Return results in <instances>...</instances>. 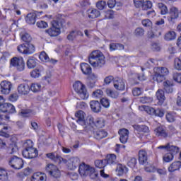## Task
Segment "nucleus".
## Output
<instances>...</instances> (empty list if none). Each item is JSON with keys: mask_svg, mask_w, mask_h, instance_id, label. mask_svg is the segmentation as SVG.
<instances>
[{"mask_svg": "<svg viewBox=\"0 0 181 181\" xmlns=\"http://www.w3.org/2000/svg\"><path fill=\"white\" fill-rule=\"evenodd\" d=\"M68 168L70 170H74L78 166H79L78 172L81 176H94L96 177L95 168L86 165L85 163L80 164V158L77 157H71L68 160H66Z\"/></svg>", "mask_w": 181, "mask_h": 181, "instance_id": "f257e3e1", "label": "nucleus"}, {"mask_svg": "<svg viewBox=\"0 0 181 181\" xmlns=\"http://www.w3.org/2000/svg\"><path fill=\"white\" fill-rule=\"evenodd\" d=\"M88 62L93 67H103L105 64V57L101 51L95 50L90 54Z\"/></svg>", "mask_w": 181, "mask_h": 181, "instance_id": "f03ea898", "label": "nucleus"}, {"mask_svg": "<svg viewBox=\"0 0 181 181\" xmlns=\"http://www.w3.org/2000/svg\"><path fill=\"white\" fill-rule=\"evenodd\" d=\"M73 86L81 100H87L88 98V92H87V88H86L84 84L78 81Z\"/></svg>", "mask_w": 181, "mask_h": 181, "instance_id": "7ed1b4c3", "label": "nucleus"}, {"mask_svg": "<svg viewBox=\"0 0 181 181\" xmlns=\"http://www.w3.org/2000/svg\"><path fill=\"white\" fill-rule=\"evenodd\" d=\"M45 33H47L50 37H56L62 33L60 29V23L57 20H53L51 22V27L45 30Z\"/></svg>", "mask_w": 181, "mask_h": 181, "instance_id": "20e7f679", "label": "nucleus"}, {"mask_svg": "<svg viewBox=\"0 0 181 181\" xmlns=\"http://www.w3.org/2000/svg\"><path fill=\"white\" fill-rule=\"evenodd\" d=\"M11 66L16 67L18 71H23L25 70V61L22 57H13L10 62Z\"/></svg>", "mask_w": 181, "mask_h": 181, "instance_id": "39448f33", "label": "nucleus"}, {"mask_svg": "<svg viewBox=\"0 0 181 181\" xmlns=\"http://www.w3.org/2000/svg\"><path fill=\"white\" fill-rule=\"evenodd\" d=\"M22 154L26 159H34V158H37L38 151L37 149L33 148V146H27L23 151Z\"/></svg>", "mask_w": 181, "mask_h": 181, "instance_id": "423d86ee", "label": "nucleus"}, {"mask_svg": "<svg viewBox=\"0 0 181 181\" xmlns=\"http://www.w3.org/2000/svg\"><path fill=\"white\" fill-rule=\"evenodd\" d=\"M45 170L47 173L49 175V176H52L55 179H58V177H60V176H62V173H60V170H59L57 166L54 165V164H48L45 167Z\"/></svg>", "mask_w": 181, "mask_h": 181, "instance_id": "0eeeda50", "label": "nucleus"}, {"mask_svg": "<svg viewBox=\"0 0 181 181\" xmlns=\"http://www.w3.org/2000/svg\"><path fill=\"white\" fill-rule=\"evenodd\" d=\"M8 163L13 169L19 170L23 168V160L16 156L10 158Z\"/></svg>", "mask_w": 181, "mask_h": 181, "instance_id": "6e6552de", "label": "nucleus"}, {"mask_svg": "<svg viewBox=\"0 0 181 181\" xmlns=\"http://www.w3.org/2000/svg\"><path fill=\"white\" fill-rule=\"evenodd\" d=\"M167 19L170 23L175 22V19L179 18V9L173 6L171 7L168 13Z\"/></svg>", "mask_w": 181, "mask_h": 181, "instance_id": "1a4fd4ad", "label": "nucleus"}, {"mask_svg": "<svg viewBox=\"0 0 181 181\" xmlns=\"http://www.w3.org/2000/svg\"><path fill=\"white\" fill-rule=\"evenodd\" d=\"M12 89V83L8 81H2L0 83V91L1 94L8 95Z\"/></svg>", "mask_w": 181, "mask_h": 181, "instance_id": "9d476101", "label": "nucleus"}, {"mask_svg": "<svg viewBox=\"0 0 181 181\" xmlns=\"http://www.w3.org/2000/svg\"><path fill=\"white\" fill-rule=\"evenodd\" d=\"M75 117L76 118H77L76 122L79 124V125L83 127L84 129H86V128H87L88 125V123L86 122V118L84 117V112H83L82 110L78 111L75 114Z\"/></svg>", "mask_w": 181, "mask_h": 181, "instance_id": "9b49d317", "label": "nucleus"}, {"mask_svg": "<svg viewBox=\"0 0 181 181\" xmlns=\"http://www.w3.org/2000/svg\"><path fill=\"white\" fill-rule=\"evenodd\" d=\"M119 135V141L122 144H127L128 138H129V130L127 129H120L118 131Z\"/></svg>", "mask_w": 181, "mask_h": 181, "instance_id": "f8f14e48", "label": "nucleus"}, {"mask_svg": "<svg viewBox=\"0 0 181 181\" xmlns=\"http://www.w3.org/2000/svg\"><path fill=\"white\" fill-rule=\"evenodd\" d=\"M113 84L116 90H119V91H124L125 90V82L122 78H115Z\"/></svg>", "mask_w": 181, "mask_h": 181, "instance_id": "ddd939ff", "label": "nucleus"}, {"mask_svg": "<svg viewBox=\"0 0 181 181\" xmlns=\"http://www.w3.org/2000/svg\"><path fill=\"white\" fill-rule=\"evenodd\" d=\"M47 158L49 159H51V160H53L54 162H57L58 163H60L62 162H64V163H66L67 160L64 159L62 158V156H59V154L56 153H49L46 154Z\"/></svg>", "mask_w": 181, "mask_h": 181, "instance_id": "4468645a", "label": "nucleus"}, {"mask_svg": "<svg viewBox=\"0 0 181 181\" xmlns=\"http://www.w3.org/2000/svg\"><path fill=\"white\" fill-rule=\"evenodd\" d=\"M30 91V87L28 83H21L18 86V93L21 95H28Z\"/></svg>", "mask_w": 181, "mask_h": 181, "instance_id": "2eb2a0df", "label": "nucleus"}, {"mask_svg": "<svg viewBox=\"0 0 181 181\" xmlns=\"http://www.w3.org/2000/svg\"><path fill=\"white\" fill-rule=\"evenodd\" d=\"M90 107L93 112L96 114L101 112V103L98 100H91L90 102Z\"/></svg>", "mask_w": 181, "mask_h": 181, "instance_id": "dca6fc26", "label": "nucleus"}, {"mask_svg": "<svg viewBox=\"0 0 181 181\" xmlns=\"http://www.w3.org/2000/svg\"><path fill=\"white\" fill-rule=\"evenodd\" d=\"M156 97L157 100H158V105H162L163 103H165V100H166V97H165V91L162 89H158L156 93Z\"/></svg>", "mask_w": 181, "mask_h": 181, "instance_id": "f3484780", "label": "nucleus"}, {"mask_svg": "<svg viewBox=\"0 0 181 181\" xmlns=\"http://www.w3.org/2000/svg\"><path fill=\"white\" fill-rule=\"evenodd\" d=\"M139 162L141 165H144L148 162V153L145 150H140L139 151Z\"/></svg>", "mask_w": 181, "mask_h": 181, "instance_id": "a211bd4d", "label": "nucleus"}, {"mask_svg": "<svg viewBox=\"0 0 181 181\" xmlns=\"http://www.w3.org/2000/svg\"><path fill=\"white\" fill-rule=\"evenodd\" d=\"M36 18H37L36 13H30L25 17V22L28 25H35L36 23Z\"/></svg>", "mask_w": 181, "mask_h": 181, "instance_id": "6ab92c4d", "label": "nucleus"}, {"mask_svg": "<svg viewBox=\"0 0 181 181\" xmlns=\"http://www.w3.org/2000/svg\"><path fill=\"white\" fill-rule=\"evenodd\" d=\"M0 132L1 133V138L2 139L4 138H9V134H8V125L4 123H0Z\"/></svg>", "mask_w": 181, "mask_h": 181, "instance_id": "aec40b11", "label": "nucleus"}, {"mask_svg": "<svg viewBox=\"0 0 181 181\" xmlns=\"http://www.w3.org/2000/svg\"><path fill=\"white\" fill-rule=\"evenodd\" d=\"M46 180V174L42 173H35L32 177L31 181H45Z\"/></svg>", "mask_w": 181, "mask_h": 181, "instance_id": "412c9836", "label": "nucleus"}, {"mask_svg": "<svg viewBox=\"0 0 181 181\" xmlns=\"http://www.w3.org/2000/svg\"><path fill=\"white\" fill-rule=\"evenodd\" d=\"M157 136H161V138H168V133L163 126H159L155 130Z\"/></svg>", "mask_w": 181, "mask_h": 181, "instance_id": "4be33fe9", "label": "nucleus"}, {"mask_svg": "<svg viewBox=\"0 0 181 181\" xmlns=\"http://www.w3.org/2000/svg\"><path fill=\"white\" fill-rule=\"evenodd\" d=\"M163 87L165 91H166L168 94L170 93H173V81L167 80L163 82Z\"/></svg>", "mask_w": 181, "mask_h": 181, "instance_id": "5701e85b", "label": "nucleus"}, {"mask_svg": "<svg viewBox=\"0 0 181 181\" xmlns=\"http://www.w3.org/2000/svg\"><path fill=\"white\" fill-rule=\"evenodd\" d=\"M81 70L83 74L86 76H88V74H91V66L87 63L81 64Z\"/></svg>", "mask_w": 181, "mask_h": 181, "instance_id": "b1692460", "label": "nucleus"}, {"mask_svg": "<svg viewBox=\"0 0 181 181\" xmlns=\"http://www.w3.org/2000/svg\"><path fill=\"white\" fill-rule=\"evenodd\" d=\"M105 160L106 165H115L117 163V156L115 154L107 155Z\"/></svg>", "mask_w": 181, "mask_h": 181, "instance_id": "393cba45", "label": "nucleus"}, {"mask_svg": "<svg viewBox=\"0 0 181 181\" xmlns=\"http://www.w3.org/2000/svg\"><path fill=\"white\" fill-rule=\"evenodd\" d=\"M154 72L157 73L161 76H163L164 77H166L168 74H169V69L166 67H156L154 68Z\"/></svg>", "mask_w": 181, "mask_h": 181, "instance_id": "a878e982", "label": "nucleus"}, {"mask_svg": "<svg viewBox=\"0 0 181 181\" xmlns=\"http://www.w3.org/2000/svg\"><path fill=\"white\" fill-rule=\"evenodd\" d=\"M88 16L90 19H95L100 16V11L95 8H91L88 10Z\"/></svg>", "mask_w": 181, "mask_h": 181, "instance_id": "bb28decb", "label": "nucleus"}, {"mask_svg": "<svg viewBox=\"0 0 181 181\" xmlns=\"http://www.w3.org/2000/svg\"><path fill=\"white\" fill-rule=\"evenodd\" d=\"M116 172H117L118 176H122V175L128 172V168L122 164H117Z\"/></svg>", "mask_w": 181, "mask_h": 181, "instance_id": "cd10ccee", "label": "nucleus"}, {"mask_svg": "<svg viewBox=\"0 0 181 181\" xmlns=\"http://www.w3.org/2000/svg\"><path fill=\"white\" fill-rule=\"evenodd\" d=\"M107 135L108 133L105 130H99L94 132V138L98 140L103 139L107 137Z\"/></svg>", "mask_w": 181, "mask_h": 181, "instance_id": "c85d7f7f", "label": "nucleus"}, {"mask_svg": "<svg viewBox=\"0 0 181 181\" xmlns=\"http://www.w3.org/2000/svg\"><path fill=\"white\" fill-rule=\"evenodd\" d=\"M181 168V162L175 161L173 162L168 168V171L170 172H175V170H179Z\"/></svg>", "mask_w": 181, "mask_h": 181, "instance_id": "c756f323", "label": "nucleus"}, {"mask_svg": "<svg viewBox=\"0 0 181 181\" xmlns=\"http://www.w3.org/2000/svg\"><path fill=\"white\" fill-rule=\"evenodd\" d=\"M37 64V59L33 57H30L27 60V67H28V69H35Z\"/></svg>", "mask_w": 181, "mask_h": 181, "instance_id": "7c9ffc66", "label": "nucleus"}, {"mask_svg": "<svg viewBox=\"0 0 181 181\" xmlns=\"http://www.w3.org/2000/svg\"><path fill=\"white\" fill-rule=\"evenodd\" d=\"M139 110L141 111H146L147 114H150L151 115H155V112L156 111L155 108L146 105L139 106Z\"/></svg>", "mask_w": 181, "mask_h": 181, "instance_id": "2f4dec72", "label": "nucleus"}, {"mask_svg": "<svg viewBox=\"0 0 181 181\" xmlns=\"http://www.w3.org/2000/svg\"><path fill=\"white\" fill-rule=\"evenodd\" d=\"M158 8H159L160 13L161 15H168V13H169V9H168V6L163 3H158Z\"/></svg>", "mask_w": 181, "mask_h": 181, "instance_id": "473e14b6", "label": "nucleus"}, {"mask_svg": "<svg viewBox=\"0 0 181 181\" xmlns=\"http://www.w3.org/2000/svg\"><path fill=\"white\" fill-rule=\"evenodd\" d=\"M125 49V47L122 44L119 43H111L110 45V49L111 52L114 50H124Z\"/></svg>", "mask_w": 181, "mask_h": 181, "instance_id": "72a5a7b5", "label": "nucleus"}, {"mask_svg": "<svg viewBox=\"0 0 181 181\" xmlns=\"http://www.w3.org/2000/svg\"><path fill=\"white\" fill-rule=\"evenodd\" d=\"M166 76H163V75H160L156 72H154L153 75V81H156L157 83H162V81H165Z\"/></svg>", "mask_w": 181, "mask_h": 181, "instance_id": "f704fd0d", "label": "nucleus"}, {"mask_svg": "<svg viewBox=\"0 0 181 181\" xmlns=\"http://www.w3.org/2000/svg\"><path fill=\"white\" fill-rule=\"evenodd\" d=\"M165 40L168 42L176 39V33L175 31H168L164 36Z\"/></svg>", "mask_w": 181, "mask_h": 181, "instance_id": "c9c22d12", "label": "nucleus"}, {"mask_svg": "<svg viewBox=\"0 0 181 181\" xmlns=\"http://www.w3.org/2000/svg\"><path fill=\"white\" fill-rule=\"evenodd\" d=\"M167 151L169 153H171L173 156H175V155L179 153V147L173 145L170 146V144H169Z\"/></svg>", "mask_w": 181, "mask_h": 181, "instance_id": "e433bc0d", "label": "nucleus"}, {"mask_svg": "<svg viewBox=\"0 0 181 181\" xmlns=\"http://www.w3.org/2000/svg\"><path fill=\"white\" fill-rule=\"evenodd\" d=\"M25 47H26L25 54H33V53H35V48L33 44L26 43Z\"/></svg>", "mask_w": 181, "mask_h": 181, "instance_id": "4c0bfd02", "label": "nucleus"}, {"mask_svg": "<svg viewBox=\"0 0 181 181\" xmlns=\"http://www.w3.org/2000/svg\"><path fill=\"white\" fill-rule=\"evenodd\" d=\"M95 166L96 168H99V169H103L107 166V163L105 162V159L104 160H96L95 161Z\"/></svg>", "mask_w": 181, "mask_h": 181, "instance_id": "58836bf2", "label": "nucleus"}, {"mask_svg": "<svg viewBox=\"0 0 181 181\" xmlns=\"http://www.w3.org/2000/svg\"><path fill=\"white\" fill-rule=\"evenodd\" d=\"M106 94L108 97H111L112 98H118L119 93L117 90H112L110 88L106 89Z\"/></svg>", "mask_w": 181, "mask_h": 181, "instance_id": "ea45409f", "label": "nucleus"}, {"mask_svg": "<svg viewBox=\"0 0 181 181\" xmlns=\"http://www.w3.org/2000/svg\"><path fill=\"white\" fill-rule=\"evenodd\" d=\"M40 88H42V86L39 83H32L30 85V90L33 91V93H39L40 91Z\"/></svg>", "mask_w": 181, "mask_h": 181, "instance_id": "a19ab883", "label": "nucleus"}, {"mask_svg": "<svg viewBox=\"0 0 181 181\" xmlns=\"http://www.w3.org/2000/svg\"><path fill=\"white\" fill-rule=\"evenodd\" d=\"M173 158H174L173 154H171L170 153L168 152L163 156V162H165L168 163L169 162H172V160H173Z\"/></svg>", "mask_w": 181, "mask_h": 181, "instance_id": "79ce46f5", "label": "nucleus"}, {"mask_svg": "<svg viewBox=\"0 0 181 181\" xmlns=\"http://www.w3.org/2000/svg\"><path fill=\"white\" fill-rule=\"evenodd\" d=\"M141 8H142L143 11H148V9H151V8H152V1H144L142 5L141 6Z\"/></svg>", "mask_w": 181, "mask_h": 181, "instance_id": "37998d69", "label": "nucleus"}, {"mask_svg": "<svg viewBox=\"0 0 181 181\" xmlns=\"http://www.w3.org/2000/svg\"><path fill=\"white\" fill-rule=\"evenodd\" d=\"M134 128L139 132H144V133L149 132V127L145 125H141V126L136 125V126H134Z\"/></svg>", "mask_w": 181, "mask_h": 181, "instance_id": "c03bdc74", "label": "nucleus"}, {"mask_svg": "<svg viewBox=\"0 0 181 181\" xmlns=\"http://www.w3.org/2000/svg\"><path fill=\"white\" fill-rule=\"evenodd\" d=\"M39 59H41L42 62H45V63H47V62H50V59L49 58V56L45 51H42L40 55Z\"/></svg>", "mask_w": 181, "mask_h": 181, "instance_id": "a18cd8bd", "label": "nucleus"}, {"mask_svg": "<svg viewBox=\"0 0 181 181\" xmlns=\"http://www.w3.org/2000/svg\"><path fill=\"white\" fill-rule=\"evenodd\" d=\"M152 101H153V99L148 96H143L139 98V103H141V104H148L152 103Z\"/></svg>", "mask_w": 181, "mask_h": 181, "instance_id": "49530a36", "label": "nucleus"}, {"mask_svg": "<svg viewBox=\"0 0 181 181\" xmlns=\"http://www.w3.org/2000/svg\"><path fill=\"white\" fill-rule=\"evenodd\" d=\"M10 54L9 52H4L2 56L0 57V64H4L6 63L8 59H9Z\"/></svg>", "mask_w": 181, "mask_h": 181, "instance_id": "de8ad7c7", "label": "nucleus"}, {"mask_svg": "<svg viewBox=\"0 0 181 181\" xmlns=\"http://www.w3.org/2000/svg\"><path fill=\"white\" fill-rule=\"evenodd\" d=\"M104 95V92L100 89H97L96 90L93 91L92 93V97L94 98H101Z\"/></svg>", "mask_w": 181, "mask_h": 181, "instance_id": "09e8293b", "label": "nucleus"}, {"mask_svg": "<svg viewBox=\"0 0 181 181\" xmlns=\"http://www.w3.org/2000/svg\"><path fill=\"white\" fill-rule=\"evenodd\" d=\"M134 35L136 36V37H141L145 35V30L142 28H137L134 30Z\"/></svg>", "mask_w": 181, "mask_h": 181, "instance_id": "8fccbe9b", "label": "nucleus"}, {"mask_svg": "<svg viewBox=\"0 0 181 181\" xmlns=\"http://www.w3.org/2000/svg\"><path fill=\"white\" fill-rule=\"evenodd\" d=\"M93 122L97 128H103L105 125L104 119H96Z\"/></svg>", "mask_w": 181, "mask_h": 181, "instance_id": "3c124183", "label": "nucleus"}, {"mask_svg": "<svg viewBox=\"0 0 181 181\" xmlns=\"http://www.w3.org/2000/svg\"><path fill=\"white\" fill-rule=\"evenodd\" d=\"M127 166L132 168V169H134V168L136 166V158L134 157L129 158Z\"/></svg>", "mask_w": 181, "mask_h": 181, "instance_id": "603ef678", "label": "nucleus"}, {"mask_svg": "<svg viewBox=\"0 0 181 181\" xmlns=\"http://www.w3.org/2000/svg\"><path fill=\"white\" fill-rule=\"evenodd\" d=\"M96 7L99 11H103L107 7V3L104 1H99L96 3Z\"/></svg>", "mask_w": 181, "mask_h": 181, "instance_id": "864d4df0", "label": "nucleus"}, {"mask_svg": "<svg viewBox=\"0 0 181 181\" xmlns=\"http://www.w3.org/2000/svg\"><path fill=\"white\" fill-rule=\"evenodd\" d=\"M21 117H30L32 114V110H21V111L18 113Z\"/></svg>", "mask_w": 181, "mask_h": 181, "instance_id": "5fc2aeb1", "label": "nucleus"}, {"mask_svg": "<svg viewBox=\"0 0 181 181\" xmlns=\"http://www.w3.org/2000/svg\"><path fill=\"white\" fill-rule=\"evenodd\" d=\"M21 39L25 43H30L32 42V37L28 33L23 35Z\"/></svg>", "mask_w": 181, "mask_h": 181, "instance_id": "6e6d98bb", "label": "nucleus"}, {"mask_svg": "<svg viewBox=\"0 0 181 181\" xmlns=\"http://www.w3.org/2000/svg\"><path fill=\"white\" fill-rule=\"evenodd\" d=\"M8 114H15L16 112V109L15 106L11 103H7V111Z\"/></svg>", "mask_w": 181, "mask_h": 181, "instance_id": "4d7b16f0", "label": "nucleus"}, {"mask_svg": "<svg viewBox=\"0 0 181 181\" xmlns=\"http://www.w3.org/2000/svg\"><path fill=\"white\" fill-rule=\"evenodd\" d=\"M100 104L104 108H110V100L105 98H103L100 100Z\"/></svg>", "mask_w": 181, "mask_h": 181, "instance_id": "13d9d810", "label": "nucleus"}, {"mask_svg": "<svg viewBox=\"0 0 181 181\" xmlns=\"http://www.w3.org/2000/svg\"><path fill=\"white\" fill-rule=\"evenodd\" d=\"M17 50L23 54H26V43L18 45Z\"/></svg>", "mask_w": 181, "mask_h": 181, "instance_id": "bf43d9fd", "label": "nucleus"}, {"mask_svg": "<svg viewBox=\"0 0 181 181\" xmlns=\"http://www.w3.org/2000/svg\"><path fill=\"white\" fill-rule=\"evenodd\" d=\"M36 25L40 29H46V28H47V26H49L47 23L44 21H40L37 22Z\"/></svg>", "mask_w": 181, "mask_h": 181, "instance_id": "052dcab7", "label": "nucleus"}, {"mask_svg": "<svg viewBox=\"0 0 181 181\" xmlns=\"http://www.w3.org/2000/svg\"><path fill=\"white\" fill-rule=\"evenodd\" d=\"M165 118L168 122H175V115H173L172 112L167 113Z\"/></svg>", "mask_w": 181, "mask_h": 181, "instance_id": "680f3d73", "label": "nucleus"}, {"mask_svg": "<svg viewBox=\"0 0 181 181\" xmlns=\"http://www.w3.org/2000/svg\"><path fill=\"white\" fill-rule=\"evenodd\" d=\"M141 23L145 28H152V21L148 18L142 20Z\"/></svg>", "mask_w": 181, "mask_h": 181, "instance_id": "e2e57ef3", "label": "nucleus"}, {"mask_svg": "<svg viewBox=\"0 0 181 181\" xmlns=\"http://www.w3.org/2000/svg\"><path fill=\"white\" fill-rule=\"evenodd\" d=\"M132 94L134 97H138L142 94V90L141 88H134L132 90Z\"/></svg>", "mask_w": 181, "mask_h": 181, "instance_id": "0e129e2a", "label": "nucleus"}, {"mask_svg": "<svg viewBox=\"0 0 181 181\" xmlns=\"http://www.w3.org/2000/svg\"><path fill=\"white\" fill-rule=\"evenodd\" d=\"M173 78L176 83H180L181 84V73H174L173 75Z\"/></svg>", "mask_w": 181, "mask_h": 181, "instance_id": "69168bd1", "label": "nucleus"}, {"mask_svg": "<svg viewBox=\"0 0 181 181\" xmlns=\"http://www.w3.org/2000/svg\"><path fill=\"white\" fill-rule=\"evenodd\" d=\"M30 76L33 78H37V77H40V71L39 69H34L30 72Z\"/></svg>", "mask_w": 181, "mask_h": 181, "instance_id": "338daca9", "label": "nucleus"}, {"mask_svg": "<svg viewBox=\"0 0 181 181\" xmlns=\"http://www.w3.org/2000/svg\"><path fill=\"white\" fill-rule=\"evenodd\" d=\"M174 66L176 70H181V59L180 58L175 59Z\"/></svg>", "mask_w": 181, "mask_h": 181, "instance_id": "774afa93", "label": "nucleus"}]
</instances>
